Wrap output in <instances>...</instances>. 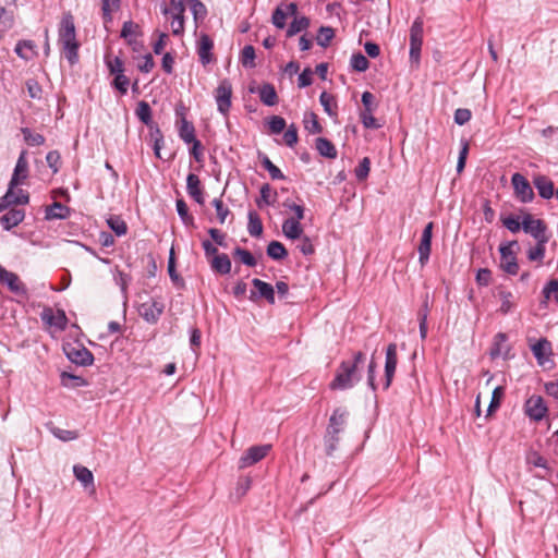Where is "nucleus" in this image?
Returning a JSON list of instances; mask_svg holds the SVG:
<instances>
[{
    "instance_id": "nucleus-9",
    "label": "nucleus",
    "mask_w": 558,
    "mask_h": 558,
    "mask_svg": "<svg viewBox=\"0 0 558 558\" xmlns=\"http://www.w3.org/2000/svg\"><path fill=\"white\" fill-rule=\"evenodd\" d=\"M515 197L522 203H530L534 198V192L530 182L521 173H514L511 178Z\"/></svg>"
},
{
    "instance_id": "nucleus-2",
    "label": "nucleus",
    "mask_w": 558,
    "mask_h": 558,
    "mask_svg": "<svg viewBox=\"0 0 558 558\" xmlns=\"http://www.w3.org/2000/svg\"><path fill=\"white\" fill-rule=\"evenodd\" d=\"M59 45L71 65L78 61L80 43L76 39L75 25L71 14L63 15L59 27Z\"/></svg>"
},
{
    "instance_id": "nucleus-58",
    "label": "nucleus",
    "mask_w": 558,
    "mask_h": 558,
    "mask_svg": "<svg viewBox=\"0 0 558 558\" xmlns=\"http://www.w3.org/2000/svg\"><path fill=\"white\" fill-rule=\"evenodd\" d=\"M234 255L240 257L241 262L246 266L254 267L256 265L255 257L247 250L236 247Z\"/></svg>"
},
{
    "instance_id": "nucleus-62",
    "label": "nucleus",
    "mask_w": 558,
    "mask_h": 558,
    "mask_svg": "<svg viewBox=\"0 0 558 558\" xmlns=\"http://www.w3.org/2000/svg\"><path fill=\"white\" fill-rule=\"evenodd\" d=\"M284 143L289 147H293L298 143V129L294 124H291L283 134Z\"/></svg>"
},
{
    "instance_id": "nucleus-59",
    "label": "nucleus",
    "mask_w": 558,
    "mask_h": 558,
    "mask_svg": "<svg viewBox=\"0 0 558 558\" xmlns=\"http://www.w3.org/2000/svg\"><path fill=\"white\" fill-rule=\"evenodd\" d=\"M14 24V17L11 13H8L7 10L0 5V29L8 31Z\"/></svg>"
},
{
    "instance_id": "nucleus-45",
    "label": "nucleus",
    "mask_w": 558,
    "mask_h": 558,
    "mask_svg": "<svg viewBox=\"0 0 558 558\" xmlns=\"http://www.w3.org/2000/svg\"><path fill=\"white\" fill-rule=\"evenodd\" d=\"M499 298L501 301L499 312L508 314L514 306L513 294L509 291H500Z\"/></svg>"
},
{
    "instance_id": "nucleus-42",
    "label": "nucleus",
    "mask_w": 558,
    "mask_h": 558,
    "mask_svg": "<svg viewBox=\"0 0 558 558\" xmlns=\"http://www.w3.org/2000/svg\"><path fill=\"white\" fill-rule=\"evenodd\" d=\"M25 142L31 146H40L45 144V137L39 133H33L28 128L21 130Z\"/></svg>"
},
{
    "instance_id": "nucleus-19",
    "label": "nucleus",
    "mask_w": 558,
    "mask_h": 558,
    "mask_svg": "<svg viewBox=\"0 0 558 558\" xmlns=\"http://www.w3.org/2000/svg\"><path fill=\"white\" fill-rule=\"evenodd\" d=\"M214 43L211 38L207 34H202L199 36L198 45H197V53L199 57V61L203 65H207L213 61V50Z\"/></svg>"
},
{
    "instance_id": "nucleus-57",
    "label": "nucleus",
    "mask_w": 558,
    "mask_h": 558,
    "mask_svg": "<svg viewBox=\"0 0 558 558\" xmlns=\"http://www.w3.org/2000/svg\"><path fill=\"white\" fill-rule=\"evenodd\" d=\"M361 122L366 129H379L380 124L373 116V111H361Z\"/></svg>"
},
{
    "instance_id": "nucleus-28",
    "label": "nucleus",
    "mask_w": 558,
    "mask_h": 558,
    "mask_svg": "<svg viewBox=\"0 0 558 558\" xmlns=\"http://www.w3.org/2000/svg\"><path fill=\"white\" fill-rule=\"evenodd\" d=\"M136 117L145 124L147 125L150 131L155 130L157 126L151 118V108L148 102L142 100L137 104V108L135 110Z\"/></svg>"
},
{
    "instance_id": "nucleus-1",
    "label": "nucleus",
    "mask_w": 558,
    "mask_h": 558,
    "mask_svg": "<svg viewBox=\"0 0 558 558\" xmlns=\"http://www.w3.org/2000/svg\"><path fill=\"white\" fill-rule=\"evenodd\" d=\"M365 361L362 352H356L352 360L342 361L337 368L336 376L330 383L331 390H347L360 381L361 375L357 366Z\"/></svg>"
},
{
    "instance_id": "nucleus-8",
    "label": "nucleus",
    "mask_w": 558,
    "mask_h": 558,
    "mask_svg": "<svg viewBox=\"0 0 558 558\" xmlns=\"http://www.w3.org/2000/svg\"><path fill=\"white\" fill-rule=\"evenodd\" d=\"M232 85L228 80H222L215 90V99L218 111L227 116L231 107Z\"/></svg>"
},
{
    "instance_id": "nucleus-17",
    "label": "nucleus",
    "mask_w": 558,
    "mask_h": 558,
    "mask_svg": "<svg viewBox=\"0 0 558 558\" xmlns=\"http://www.w3.org/2000/svg\"><path fill=\"white\" fill-rule=\"evenodd\" d=\"M65 353L68 359L77 365L87 366L94 362L93 354L84 347H70Z\"/></svg>"
},
{
    "instance_id": "nucleus-41",
    "label": "nucleus",
    "mask_w": 558,
    "mask_h": 558,
    "mask_svg": "<svg viewBox=\"0 0 558 558\" xmlns=\"http://www.w3.org/2000/svg\"><path fill=\"white\" fill-rule=\"evenodd\" d=\"M255 49L253 46L247 45L242 49L241 52V63L244 68H255Z\"/></svg>"
},
{
    "instance_id": "nucleus-34",
    "label": "nucleus",
    "mask_w": 558,
    "mask_h": 558,
    "mask_svg": "<svg viewBox=\"0 0 558 558\" xmlns=\"http://www.w3.org/2000/svg\"><path fill=\"white\" fill-rule=\"evenodd\" d=\"M179 135L181 140L186 144H191L193 141L197 140L195 137L194 125L191 122H189L185 118L181 119Z\"/></svg>"
},
{
    "instance_id": "nucleus-56",
    "label": "nucleus",
    "mask_w": 558,
    "mask_h": 558,
    "mask_svg": "<svg viewBox=\"0 0 558 558\" xmlns=\"http://www.w3.org/2000/svg\"><path fill=\"white\" fill-rule=\"evenodd\" d=\"M51 433L54 437L62 441H70L77 438V433L75 430L62 429L59 427L51 428Z\"/></svg>"
},
{
    "instance_id": "nucleus-44",
    "label": "nucleus",
    "mask_w": 558,
    "mask_h": 558,
    "mask_svg": "<svg viewBox=\"0 0 558 558\" xmlns=\"http://www.w3.org/2000/svg\"><path fill=\"white\" fill-rule=\"evenodd\" d=\"M140 26L132 21H126L123 23L121 29V37L126 39L129 44H132V37L138 35Z\"/></svg>"
},
{
    "instance_id": "nucleus-21",
    "label": "nucleus",
    "mask_w": 558,
    "mask_h": 558,
    "mask_svg": "<svg viewBox=\"0 0 558 558\" xmlns=\"http://www.w3.org/2000/svg\"><path fill=\"white\" fill-rule=\"evenodd\" d=\"M531 350L539 365H544L551 355V344L546 338H542L532 344Z\"/></svg>"
},
{
    "instance_id": "nucleus-7",
    "label": "nucleus",
    "mask_w": 558,
    "mask_h": 558,
    "mask_svg": "<svg viewBox=\"0 0 558 558\" xmlns=\"http://www.w3.org/2000/svg\"><path fill=\"white\" fill-rule=\"evenodd\" d=\"M522 229L524 232L531 234L536 242H548L546 235V225L541 219H534L532 215L526 214L522 220Z\"/></svg>"
},
{
    "instance_id": "nucleus-27",
    "label": "nucleus",
    "mask_w": 558,
    "mask_h": 558,
    "mask_svg": "<svg viewBox=\"0 0 558 558\" xmlns=\"http://www.w3.org/2000/svg\"><path fill=\"white\" fill-rule=\"evenodd\" d=\"M15 53L23 60H31L37 54L36 44L33 40H20L14 49Z\"/></svg>"
},
{
    "instance_id": "nucleus-18",
    "label": "nucleus",
    "mask_w": 558,
    "mask_h": 558,
    "mask_svg": "<svg viewBox=\"0 0 558 558\" xmlns=\"http://www.w3.org/2000/svg\"><path fill=\"white\" fill-rule=\"evenodd\" d=\"M252 284L256 289V292H251L250 299L252 301H254L256 296H259L265 299L269 304L275 303V289L271 284L257 278H254L252 280Z\"/></svg>"
},
{
    "instance_id": "nucleus-64",
    "label": "nucleus",
    "mask_w": 558,
    "mask_h": 558,
    "mask_svg": "<svg viewBox=\"0 0 558 558\" xmlns=\"http://www.w3.org/2000/svg\"><path fill=\"white\" fill-rule=\"evenodd\" d=\"M129 83H130L129 78L123 73H121V74L116 75V77H114V80L112 82V85L122 95H124V94L128 93Z\"/></svg>"
},
{
    "instance_id": "nucleus-55",
    "label": "nucleus",
    "mask_w": 558,
    "mask_h": 558,
    "mask_svg": "<svg viewBox=\"0 0 558 558\" xmlns=\"http://www.w3.org/2000/svg\"><path fill=\"white\" fill-rule=\"evenodd\" d=\"M304 123H305V129L308 132H311L313 134L322 132V126L318 122L317 116L314 112H310L308 116H306Z\"/></svg>"
},
{
    "instance_id": "nucleus-46",
    "label": "nucleus",
    "mask_w": 558,
    "mask_h": 558,
    "mask_svg": "<svg viewBox=\"0 0 558 558\" xmlns=\"http://www.w3.org/2000/svg\"><path fill=\"white\" fill-rule=\"evenodd\" d=\"M547 242H536L534 247H530L527 251V258L532 262L542 263L545 255V245Z\"/></svg>"
},
{
    "instance_id": "nucleus-14",
    "label": "nucleus",
    "mask_w": 558,
    "mask_h": 558,
    "mask_svg": "<svg viewBox=\"0 0 558 558\" xmlns=\"http://www.w3.org/2000/svg\"><path fill=\"white\" fill-rule=\"evenodd\" d=\"M398 356H397V344L390 343L386 350V361H385V389H388L391 385L396 367H397Z\"/></svg>"
},
{
    "instance_id": "nucleus-52",
    "label": "nucleus",
    "mask_w": 558,
    "mask_h": 558,
    "mask_svg": "<svg viewBox=\"0 0 558 558\" xmlns=\"http://www.w3.org/2000/svg\"><path fill=\"white\" fill-rule=\"evenodd\" d=\"M213 206L216 209L217 218L220 223H225L227 217L230 215V210L228 207L223 205V202L221 198H215L213 201Z\"/></svg>"
},
{
    "instance_id": "nucleus-23",
    "label": "nucleus",
    "mask_w": 558,
    "mask_h": 558,
    "mask_svg": "<svg viewBox=\"0 0 558 558\" xmlns=\"http://www.w3.org/2000/svg\"><path fill=\"white\" fill-rule=\"evenodd\" d=\"M186 191L187 194L199 205H203L205 202L204 194L201 187V180L199 178L194 174L190 173L186 178Z\"/></svg>"
},
{
    "instance_id": "nucleus-3",
    "label": "nucleus",
    "mask_w": 558,
    "mask_h": 558,
    "mask_svg": "<svg viewBox=\"0 0 558 558\" xmlns=\"http://www.w3.org/2000/svg\"><path fill=\"white\" fill-rule=\"evenodd\" d=\"M348 412L343 409H336L329 418V424L325 435V446L327 454H331L339 441V434L343 430L345 425Z\"/></svg>"
},
{
    "instance_id": "nucleus-39",
    "label": "nucleus",
    "mask_w": 558,
    "mask_h": 558,
    "mask_svg": "<svg viewBox=\"0 0 558 558\" xmlns=\"http://www.w3.org/2000/svg\"><path fill=\"white\" fill-rule=\"evenodd\" d=\"M108 227L118 235H124L128 231L126 223L119 216H110L107 219Z\"/></svg>"
},
{
    "instance_id": "nucleus-15",
    "label": "nucleus",
    "mask_w": 558,
    "mask_h": 558,
    "mask_svg": "<svg viewBox=\"0 0 558 558\" xmlns=\"http://www.w3.org/2000/svg\"><path fill=\"white\" fill-rule=\"evenodd\" d=\"M0 283L5 284L9 290L15 294H24L26 292L25 286L20 280L19 276L12 271L7 270L1 265Z\"/></svg>"
},
{
    "instance_id": "nucleus-47",
    "label": "nucleus",
    "mask_w": 558,
    "mask_h": 558,
    "mask_svg": "<svg viewBox=\"0 0 558 558\" xmlns=\"http://www.w3.org/2000/svg\"><path fill=\"white\" fill-rule=\"evenodd\" d=\"M350 64L353 68V70H355L357 72H364L368 69L369 62L364 54L359 52V53H354L351 57Z\"/></svg>"
},
{
    "instance_id": "nucleus-26",
    "label": "nucleus",
    "mask_w": 558,
    "mask_h": 558,
    "mask_svg": "<svg viewBox=\"0 0 558 558\" xmlns=\"http://www.w3.org/2000/svg\"><path fill=\"white\" fill-rule=\"evenodd\" d=\"M298 7L295 3H289L283 10L281 7H278L271 16L272 24L277 28H283L286 26V20L288 15H294L296 13Z\"/></svg>"
},
{
    "instance_id": "nucleus-61",
    "label": "nucleus",
    "mask_w": 558,
    "mask_h": 558,
    "mask_svg": "<svg viewBox=\"0 0 558 558\" xmlns=\"http://www.w3.org/2000/svg\"><path fill=\"white\" fill-rule=\"evenodd\" d=\"M189 4L195 20L206 15V8L199 0H189Z\"/></svg>"
},
{
    "instance_id": "nucleus-10",
    "label": "nucleus",
    "mask_w": 558,
    "mask_h": 558,
    "mask_svg": "<svg viewBox=\"0 0 558 558\" xmlns=\"http://www.w3.org/2000/svg\"><path fill=\"white\" fill-rule=\"evenodd\" d=\"M165 305L155 299H149L138 306V314L149 324H155L161 316Z\"/></svg>"
},
{
    "instance_id": "nucleus-33",
    "label": "nucleus",
    "mask_w": 558,
    "mask_h": 558,
    "mask_svg": "<svg viewBox=\"0 0 558 558\" xmlns=\"http://www.w3.org/2000/svg\"><path fill=\"white\" fill-rule=\"evenodd\" d=\"M259 98L266 106H275L278 102V96L271 84H264L259 88Z\"/></svg>"
},
{
    "instance_id": "nucleus-40",
    "label": "nucleus",
    "mask_w": 558,
    "mask_h": 558,
    "mask_svg": "<svg viewBox=\"0 0 558 558\" xmlns=\"http://www.w3.org/2000/svg\"><path fill=\"white\" fill-rule=\"evenodd\" d=\"M120 7V0H101L102 17L106 23L112 21V12Z\"/></svg>"
},
{
    "instance_id": "nucleus-6",
    "label": "nucleus",
    "mask_w": 558,
    "mask_h": 558,
    "mask_svg": "<svg viewBox=\"0 0 558 558\" xmlns=\"http://www.w3.org/2000/svg\"><path fill=\"white\" fill-rule=\"evenodd\" d=\"M517 246V241H510L501 244L499 247L500 267L509 275H517L519 271V265L517 263V256L514 252V247Z\"/></svg>"
},
{
    "instance_id": "nucleus-16",
    "label": "nucleus",
    "mask_w": 558,
    "mask_h": 558,
    "mask_svg": "<svg viewBox=\"0 0 558 558\" xmlns=\"http://www.w3.org/2000/svg\"><path fill=\"white\" fill-rule=\"evenodd\" d=\"M26 155H27V151L23 150V151H21V154L17 158V161H16V165H15V168L13 171V175L9 183V185H11V187H16L17 185L22 184L23 181L28 175V161H27Z\"/></svg>"
},
{
    "instance_id": "nucleus-53",
    "label": "nucleus",
    "mask_w": 558,
    "mask_h": 558,
    "mask_svg": "<svg viewBox=\"0 0 558 558\" xmlns=\"http://www.w3.org/2000/svg\"><path fill=\"white\" fill-rule=\"evenodd\" d=\"M430 246H432V241L421 240L417 250H418V260L422 266H424L429 258Z\"/></svg>"
},
{
    "instance_id": "nucleus-37",
    "label": "nucleus",
    "mask_w": 558,
    "mask_h": 558,
    "mask_svg": "<svg viewBox=\"0 0 558 558\" xmlns=\"http://www.w3.org/2000/svg\"><path fill=\"white\" fill-rule=\"evenodd\" d=\"M247 231L252 236H259L263 233V223L256 211L248 213Z\"/></svg>"
},
{
    "instance_id": "nucleus-13",
    "label": "nucleus",
    "mask_w": 558,
    "mask_h": 558,
    "mask_svg": "<svg viewBox=\"0 0 558 558\" xmlns=\"http://www.w3.org/2000/svg\"><path fill=\"white\" fill-rule=\"evenodd\" d=\"M548 409L541 396H531L525 402V413L534 421H541L546 415Z\"/></svg>"
},
{
    "instance_id": "nucleus-5",
    "label": "nucleus",
    "mask_w": 558,
    "mask_h": 558,
    "mask_svg": "<svg viewBox=\"0 0 558 558\" xmlns=\"http://www.w3.org/2000/svg\"><path fill=\"white\" fill-rule=\"evenodd\" d=\"M424 22L422 17H416L410 28V60L418 64L421 49L423 45Z\"/></svg>"
},
{
    "instance_id": "nucleus-20",
    "label": "nucleus",
    "mask_w": 558,
    "mask_h": 558,
    "mask_svg": "<svg viewBox=\"0 0 558 558\" xmlns=\"http://www.w3.org/2000/svg\"><path fill=\"white\" fill-rule=\"evenodd\" d=\"M14 189L9 185L8 192L0 198V211L5 210L11 205H26L29 202V195L23 190H19L21 198L14 197Z\"/></svg>"
},
{
    "instance_id": "nucleus-11",
    "label": "nucleus",
    "mask_w": 558,
    "mask_h": 558,
    "mask_svg": "<svg viewBox=\"0 0 558 558\" xmlns=\"http://www.w3.org/2000/svg\"><path fill=\"white\" fill-rule=\"evenodd\" d=\"M271 445L250 447L239 460V468L244 469L264 459L270 451Z\"/></svg>"
},
{
    "instance_id": "nucleus-38",
    "label": "nucleus",
    "mask_w": 558,
    "mask_h": 558,
    "mask_svg": "<svg viewBox=\"0 0 558 558\" xmlns=\"http://www.w3.org/2000/svg\"><path fill=\"white\" fill-rule=\"evenodd\" d=\"M310 26V20L305 16L295 17L287 29V36L292 37Z\"/></svg>"
},
{
    "instance_id": "nucleus-35",
    "label": "nucleus",
    "mask_w": 558,
    "mask_h": 558,
    "mask_svg": "<svg viewBox=\"0 0 558 558\" xmlns=\"http://www.w3.org/2000/svg\"><path fill=\"white\" fill-rule=\"evenodd\" d=\"M320 105L324 108V111L329 117H336L337 116V104L335 100V97L327 92H323L319 96Z\"/></svg>"
},
{
    "instance_id": "nucleus-12",
    "label": "nucleus",
    "mask_w": 558,
    "mask_h": 558,
    "mask_svg": "<svg viewBox=\"0 0 558 558\" xmlns=\"http://www.w3.org/2000/svg\"><path fill=\"white\" fill-rule=\"evenodd\" d=\"M41 320L48 326L64 330L68 325V318L62 310L53 311L51 307H45L40 314Z\"/></svg>"
},
{
    "instance_id": "nucleus-25",
    "label": "nucleus",
    "mask_w": 558,
    "mask_h": 558,
    "mask_svg": "<svg viewBox=\"0 0 558 558\" xmlns=\"http://www.w3.org/2000/svg\"><path fill=\"white\" fill-rule=\"evenodd\" d=\"M301 220L298 218H288L282 223V233L290 240L300 239L303 234Z\"/></svg>"
},
{
    "instance_id": "nucleus-49",
    "label": "nucleus",
    "mask_w": 558,
    "mask_h": 558,
    "mask_svg": "<svg viewBox=\"0 0 558 558\" xmlns=\"http://www.w3.org/2000/svg\"><path fill=\"white\" fill-rule=\"evenodd\" d=\"M262 165L269 172V175L272 180L284 179V175L281 172V170L277 166H275L267 156L263 158Z\"/></svg>"
},
{
    "instance_id": "nucleus-54",
    "label": "nucleus",
    "mask_w": 558,
    "mask_h": 558,
    "mask_svg": "<svg viewBox=\"0 0 558 558\" xmlns=\"http://www.w3.org/2000/svg\"><path fill=\"white\" fill-rule=\"evenodd\" d=\"M150 135L154 141V154L157 158H161L160 150L163 146V136L158 126H156L155 130L150 132Z\"/></svg>"
},
{
    "instance_id": "nucleus-30",
    "label": "nucleus",
    "mask_w": 558,
    "mask_h": 558,
    "mask_svg": "<svg viewBox=\"0 0 558 558\" xmlns=\"http://www.w3.org/2000/svg\"><path fill=\"white\" fill-rule=\"evenodd\" d=\"M70 216V208L59 202L46 208V219H65Z\"/></svg>"
},
{
    "instance_id": "nucleus-63",
    "label": "nucleus",
    "mask_w": 558,
    "mask_h": 558,
    "mask_svg": "<svg viewBox=\"0 0 558 558\" xmlns=\"http://www.w3.org/2000/svg\"><path fill=\"white\" fill-rule=\"evenodd\" d=\"M371 169V161L367 157H364L360 162L359 167L355 169V175L357 180H364L367 178Z\"/></svg>"
},
{
    "instance_id": "nucleus-36",
    "label": "nucleus",
    "mask_w": 558,
    "mask_h": 558,
    "mask_svg": "<svg viewBox=\"0 0 558 558\" xmlns=\"http://www.w3.org/2000/svg\"><path fill=\"white\" fill-rule=\"evenodd\" d=\"M267 255L275 260H280L287 257L288 251L281 242L271 241L267 246Z\"/></svg>"
},
{
    "instance_id": "nucleus-24",
    "label": "nucleus",
    "mask_w": 558,
    "mask_h": 558,
    "mask_svg": "<svg viewBox=\"0 0 558 558\" xmlns=\"http://www.w3.org/2000/svg\"><path fill=\"white\" fill-rule=\"evenodd\" d=\"M533 184L542 198L549 199L555 194L554 182L545 175H536Z\"/></svg>"
},
{
    "instance_id": "nucleus-51",
    "label": "nucleus",
    "mask_w": 558,
    "mask_h": 558,
    "mask_svg": "<svg viewBox=\"0 0 558 558\" xmlns=\"http://www.w3.org/2000/svg\"><path fill=\"white\" fill-rule=\"evenodd\" d=\"M504 393V388L500 386L496 387L493 390L492 400L487 409V415H490L494 411H496L499 408Z\"/></svg>"
},
{
    "instance_id": "nucleus-48",
    "label": "nucleus",
    "mask_w": 558,
    "mask_h": 558,
    "mask_svg": "<svg viewBox=\"0 0 558 558\" xmlns=\"http://www.w3.org/2000/svg\"><path fill=\"white\" fill-rule=\"evenodd\" d=\"M506 341H507V336L505 333L499 332L495 336L494 347L490 350L492 357H497V356L506 353L504 350V344L506 343Z\"/></svg>"
},
{
    "instance_id": "nucleus-4",
    "label": "nucleus",
    "mask_w": 558,
    "mask_h": 558,
    "mask_svg": "<svg viewBox=\"0 0 558 558\" xmlns=\"http://www.w3.org/2000/svg\"><path fill=\"white\" fill-rule=\"evenodd\" d=\"M163 15L171 16L172 34L179 36L184 32V0H170L169 7H163L161 10Z\"/></svg>"
},
{
    "instance_id": "nucleus-50",
    "label": "nucleus",
    "mask_w": 558,
    "mask_h": 558,
    "mask_svg": "<svg viewBox=\"0 0 558 558\" xmlns=\"http://www.w3.org/2000/svg\"><path fill=\"white\" fill-rule=\"evenodd\" d=\"M175 205H177L178 215L180 216L182 221L186 226L193 225L194 223V218H193V216H191L189 214V209H187L186 203L183 199H178Z\"/></svg>"
},
{
    "instance_id": "nucleus-32",
    "label": "nucleus",
    "mask_w": 558,
    "mask_h": 558,
    "mask_svg": "<svg viewBox=\"0 0 558 558\" xmlns=\"http://www.w3.org/2000/svg\"><path fill=\"white\" fill-rule=\"evenodd\" d=\"M316 149L324 157L331 159H335L337 157V149L335 145L325 137H318L316 140Z\"/></svg>"
},
{
    "instance_id": "nucleus-29",
    "label": "nucleus",
    "mask_w": 558,
    "mask_h": 558,
    "mask_svg": "<svg viewBox=\"0 0 558 558\" xmlns=\"http://www.w3.org/2000/svg\"><path fill=\"white\" fill-rule=\"evenodd\" d=\"M73 473L75 478L82 483L84 487H92L93 490H95L94 487V475L89 469L83 465H74L73 466Z\"/></svg>"
},
{
    "instance_id": "nucleus-43",
    "label": "nucleus",
    "mask_w": 558,
    "mask_h": 558,
    "mask_svg": "<svg viewBox=\"0 0 558 558\" xmlns=\"http://www.w3.org/2000/svg\"><path fill=\"white\" fill-rule=\"evenodd\" d=\"M333 36H335V32L331 27L322 26L318 29V34L316 37L317 44L322 47H327L330 44Z\"/></svg>"
},
{
    "instance_id": "nucleus-31",
    "label": "nucleus",
    "mask_w": 558,
    "mask_h": 558,
    "mask_svg": "<svg viewBox=\"0 0 558 558\" xmlns=\"http://www.w3.org/2000/svg\"><path fill=\"white\" fill-rule=\"evenodd\" d=\"M211 268L221 275H227L231 270V260L227 254H217L211 259Z\"/></svg>"
},
{
    "instance_id": "nucleus-22",
    "label": "nucleus",
    "mask_w": 558,
    "mask_h": 558,
    "mask_svg": "<svg viewBox=\"0 0 558 558\" xmlns=\"http://www.w3.org/2000/svg\"><path fill=\"white\" fill-rule=\"evenodd\" d=\"M25 218V211L19 208L9 209L3 216L0 218V223L4 230H11L12 228L20 225Z\"/></svg>"
},
{
    "instance_id": "nucleus-60",
    "label": "nucleus",
    "mask_w": 558,
    "mask_h": 558,
    "mask_svg": "<svg viewBox=\"0 0 558 558\" xmlns=\"http://www.w3.org/2000/svg\"><path fill=\"white\" fill-rule=\"evenodd\" d=\"M27 92L31 98L33 99H40L43 89L39 83L36 80H27L26 82Z\"/></svg>"
}]
</instances>
